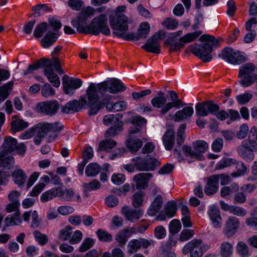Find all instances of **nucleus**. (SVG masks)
<instances>
[{
  "mask_svg": "<svg viewBox=\"0 0 257 257\" xmlns=\"http://www.w3.org/2000/svg\"><path fill=\"white\" fill-rule=\"evenodd\" d=\"M125 89L126 86L121 81L113 78L97 84L90 83L87 92L90 101L93 103H99L101 109L105 103L112 98V96L106 93L107 91L110 93L115 94L123 91Z\"/></svg>",
  "mask_w": 257,
  "mask_h": 257,
  "instance_id": "obj_1",
  "label": "nucleus"
},
{
  "mask_svg": "<svg viewBox=\"0 0 257 257\" xmlns=\"http://www.w3.org/2000/svg\"><path fill=\"white\" fill-rule=\"evenodd\" d=\"M89 19L83 20L76 17L71 21L72 26L77 29L78 32L93 35L101 33L106 36L110 34V30L107 25V18L105 14H101L95 17L89 25H86Z\"/></svg>",
  "mask_w": 257,
  "mask_h": 257,
  "instance_id": "obj_2",
  "label": "nucleus"
},
{
  "mask_svg": "<svg viewBox=\"0 0 257 257\" xmlns=\"http://www.w3.org/2000/svg\"><path fill=\"white\" fill-rule=\"evenodd\" d=\"M199 40L203 43L200 45H190L189 46L190 51L203 62L210 61L212 58L211 53L213 51V47L217 45L218 40L215 39V37L208 34L203 35Z\"/></svg>",
  "mask_w": 257,
  "mask_h": 257,
  "instance_id": "obj_3",
  "label": "nucleus"
},
{
  "mask_svg": "<svg viewBox=\"0 0 257 257\" xmlns=\"http://www.w3.org/2000/svg\"><path fill=\"white\" fill-rule=\"evenodd\" d=\"M171 98V102L167 103V98L165 93L158 91L157 96L153 98L151 101L152 105L155 108H161L160 113L164 115L173 107L179 108L184 105L183 102L179 98L177 93L174 90L168 92Z\"/></svg>",
  "mask_w": 257,
  "mask_h": 257,
  "instance_id": "obj_4",
  "label": "nucleus"
},
{
  "mask_svg": "<svg viewBox=\"0 0 257 257\" xmlns=\"http://www.w3.org/2000/svg\"><path fill=\"white\" fill-rule=\"evenodd\" d=\"M202 33L201 31L187 33L180 38L177 41V38L182 35V31L179 30L171 34L170 37L165 41L164 46L169 47V53L176 52L183 48L185 44L193 42Z\"/></svg>",
  "mask_w": 257,
  "mask_h": 257,
  "instance_id": "obj_5",
  "label": "nucleus"
},
{
  "mask_svg": "<svg viewBox=\"0 0 257 257\" xmlns=\"http://www.w3.org/2000/svg\"><path fill=\"white\" fill-rule=\"evenodd\" d=\"M88 87L86 91V94L82 96L79 100H73L67 103L62 108V112L68 113L71 111L74 112H78L82 108H85L86 106L90 108L89 111V115H94L97 113L100 108V105L97 102L93 103L89 99L88 95Z\"/></svg>",
  "mask_w": 257,
  "mask_h": 257,
  "instance_id": "obj_6",
  "label": "nucleus"
},
{
  "mask_svg": "<svg viewBox=\"0 0 257 257\" xmlns=\"http://www.w3.org/2000/svg\"><path fill=\"white\" fill-rule=\"evenodd\" d=\"M128 20L124 15L115 14L109 18V24L114 30L113 34L118 38L127 40L128 33H126L128 30Z\"/></svg>",
  "mask_w": 257,
  "mask_h": 257,
  "instance_id": "obj_7",
  "label": "nucleus"
},
{
  "mask_svg": "<svg viewBox=\"0 0 257 257\" xmlns=\"http://www.w3.org/2000/svg\"><path fill=\"white\" fill-rule=\"evenodd\" d=\"M255 70V66L251 63H246L240 67L238 77L242 78L240 82L242 86L247 87L256 82L257 74L254 73Z\"/></svg>",
  "mask_w": 257,
  "mask_h": 257,
  "instance_id": "obj_8",
  "label": "nucleus"
},
{
  "mask_svg": "<svg viewBox=\"0 0 257 257\" xmlns=\"http://www.w3.org/2000/svg\"><path fill=\"white\" fill-rule=\"evenodd\" d=\"M193 150L188 146H183L182 150L185 155L198 160H202L204 157L202 154L207 151L208 148L207 143L203 140H198L193 143Z\"/></svg>",
  "mask_w": 257,
  "mask_h": 257,
  "instance_id": "obj_9",
  "label": "nucleus"
},
{
  "mask_svg": "<svg viewBox=\"0 0 257 257\" xmlns=\"http://www.w3.org/2000/svg\"><path fill=\"white\" fill-rule=\"evenodd\" d=\"M64 125L59 121L53 123L44 122L39 123L36 126L37 136L38 138H43L49 133H56L62 131Z\"/></svg>",
  "mask_w": 257,
  "mask_h": 257,
  "instance_id": "obj_10",
  "label": "nucleus"
},
{
  "mask_svg": "<svg viewBox=\"0 0 257 257\" xmlns=\"http://www.w3.org/2000/svg\"><path fill=\"white\" fill-rule=\"evenodd\" d=\"M134 165L140 171H149L154 170L160 165V162L155 158L147 156L144 158L137 157L133 159Z\"/></svg>",
  "mask_w": 257,
  "mask_h": 257,
  "instance_id": "obj_11",
  "label": "nucleus"
},
{
  "mask_svg": "<svg viewBox=\"0 0 257 257\" xmlns=\"http://www.w3.org/2000/svg\"><path fill=\"white\" fill-rule=\"evenodd\" d=\"M165 37V33L163 31H159L156 33L151 38L147 40V43L142 46L147 52L159 54L161 52V45L159 40Z\"/></svg>",
  "mask_w": 257,
  "mask_h": 257,
  "instance_id": "obj_12",
  "label": "nucleus"
},
{
  "mask_svg": "<svg viewBox=\"0 0 257 257\" xmlns=\"http://www.w3.org/2000/svg\"><path fill=\"white\" fill-rule=\"evenodd\" d=\"M219 56L232 64H239L246 61L245 56L239 52H235L232 48L226 47L223 49Z\"/></svg>",
  "mask_w": 257,
  "mask_h": 257,
  "instance_id": "obj_13",
  "label": "nucleus"
},
{
  "mask_svg": "<svg viewBox=\"0 0 257 257\" xmlns=\"http://www.w3.org/2000/svg\"><path fill=\"white\" fill-rule=\"evenodd\" d=\"M196 113L200 116H205L209 114H214L219 110V105L213 101H206L197 103L195 106Z\"/></svg>",
  "mask_w": 257,
  "mask_h": 257,
  "instance_id": "obj_14",
  "label": "nucleus"
},
{
  "mask_svg": "<svg viewBox=\"0 0 257 257\" xmlns=\"http://www.w3.org/2000/svg\"><path fill=\"white\" fill-rule=\"evenodd\" d=\"M4 149L3 151H6L8 153H11L17 150L19 154H24L26 151V147L24 144H18L16 139L11 136H6L4 140L2 145Z\"/></svg>",
  "mask_w": 257,
  "mask_h": 257,
  "instance_id": "obj_15",
  "label": "nucleus"
},
{
  "mask_svg": "<svg viewBox=\"0 0 257 257\" xmlns=\"http://www.w3.org/2000/svg\"><path fill=\"white\" fill-rule=\"evenodd\" d=\"M39 112L52 116L55 115L59 108V104L56 100L47 101L38 103L36 106Z\"/></svg>",
  "mask_w": 257,
  "mask_h": 257,
  "instance_id": "obj_16",
  "label": "nucleus"
},
{
  "mask_svg": "<svg viewBox=\"0 0 257 257\" xmlns=\"http://www.w3.org/2000/svg\"><path fill=\"white\" fill-rule=\"evenodd\" d=\"M63 90L64 92L69 95H72L74 90L80 87L82 81L79 78L70 77L64 75L62 78Z\"/></svg>",
  "mask_w": 257,
  "mask_h": 257,
  "instance_id": "obj_17",
  "label": "nucleus"
},
{
  "mask_svg": "<svg viewBox=\"0 0 257 257\" xmlns=\"http://www.w3.org/2000/svg\"><path fill=\"white\" fill-rule=\"evenodd\" d=\"M202 243L201 239H193L188 242L183 247L182 252L183 254H186L190 252V257H201L202 251L198 248L200 246Z\"/></svg>",
  "mask_w": 257,
  "mask_h": 257,
  "instance_id": "obj_18",
  "label": "nucleus"
},
{
  "mask_svg": "<svg viewBox=\"0 0 257 257\" xmlns=\"http://www.w3.org/2000/svg\"><path fill=\"white\" fill-rule=\"evenodd\" d=\"M256 151L257 149L252 148V146L249 145L246 140H244L237 148V152L239 156L247 161H251L253 159V152Z\"/></svg>",
  "mask_w": 257,
  "mask_h": 257,
  "instance_id": "obj_19",
  "label": "nucleus"
},
{
  "mask_svg": "<svg viewBox=\"0 0 257 257\" xmlns=\"http://www.w3.org/2000/svg\"><path fill=\"white\" fill-rule=\"evenodd\" d=\"M239 225V221L237 217L229 216L225 222L223 233L228 237H232L237 232Z\"/></svg>",
  "mask_w": 257,
  "mask_h": 257,
  "instance_id": "obj_20",
  "label": "nucleus"
},
{
  "mask_svg": "<svg viewBox=\"0 0 257 257\" xmlns=\"http://www.w3.org/2000/svg\"><path fill=\"white\" fill-rule=\"evenodd\" d=\"M121 213L127 220L135 222L141 218L144 214V211L142 209L130 208L125 206L122 208Z\"/></svg>",
  "mask_w": 257,
  "mask_h": 257,
  "instance_id": "obj_21",
  "label": "nucleus"
},
{
  "mask_svg": "<svg viewBox=\"0 0 257 257\" xmlns=\"http://www.w3.org/2000/svg\"><path fill=\"white\" fill-rule=\"evenodd\" d=\"M150 25L148 22L142 23L138 30L137 34L128 33L127 40L138 41L141 39H146L150 32Z\"/></svg>",
  "mask_w": 257,
  "mask_h": 257,
  "instance_id": "obj_22",
  "label": "nucleus"
},
{
  "mask_svg": "<svg viewBox=\"0 0 257 257\" xmlns=\"http://www.w3.org/2000/svg\"><path fill=\"white\" fill-rule=\"evenodd\" d=\"M206 184L204 188V193L207 196H211L215 194L219 189V182L217 181V176L211 175L206 178Z\"/></svg>",
  "mask_w": 257,
  "mask_h": 257,
  "instance_id": "obj_23",
  "label": "nucleus"
},
{
  "mask_svg": "<svg viewBox=\"0 0 257 257\" xmlns=\"http://www.w3.org/2000/svg\"><path fill=\"white\" fill-rule=\"evenodd\" d=\"M153 175L150 173H140L136 174L133 180L136 183L137 189H145L148 186L150 179Z\"/></svg>",
  "mask_w": 257,
  "mask_h": 257,
  "instance_id": "obj_24",
  "label": "nucleus"
},
{
  "mask_svg": "<svg viewBox=\"0 0 257 257\" xmlns=\"http://www.w3.org/2000/svg\"><path fill=\"white\" fill-rule=\"evenodd\" d=\"M44 74L47 77L49 81L56 87H58L60 85V81L58 75L54 72L52 69V63L50 61L47 67L44 70Z\"/></svg>",
  "mask_w": 257,
  "mask_h": 257,
  "instance_id": "obj_25",
  "label": "nucleus"
},
{
  "mask_svg": "<svg viewBox=\"0 0 257 257\" xmlns=\"http://www.w3.org/2000/svg\"><path fill=\"white\" fill-rule=\"evenodd\" d=\"M106 7H100L94 9L91 7H87L85 9L83 10L77 17L83 20L89 19L91 16L95 15V14L101 13L105 11Z\"/></svg>",
  "mask_w": 257,
  "mask_h": 257,
  "instance_id": "obj_26",
  "label": "nucleus"
},
{
  "mask_svg": "<svg viewBox=\"0 0 257 257\" xmlns=\"http://www.w3.org/2000/svg\"><path fill=\"white\" fill-rule=\"evenodd\" d=\"M194 112L193 107L186 106L182 110H178L176 112L174 116V120L175 122H179L183 119H187L192 116Z\"/></svg>",
  "mask_w": 257,
  "mask_h": 257,
  "instance_id": "obj_27",
  "label": "nucleus"
},
{
  "mask_svg": "<svg viewBox=\"0 0 257 257\" xmlns=\"http://www.w3.org/2000/svg\"><path fill=\"white\" fill-rule=\"evenodd\" d=\"M208 214L213 226L215 228H220L221 226L222 218L219 209L216 207H211Z\"/></svg>",
  "mask_w": 257,
  "mask_h": 257,
  "instance_id": "obj_28",
  "label": "nucleus"
},
{
  "mask_svg": "<svg viewBox=\"0 0 257 257\" xmlns=\"http://www.w3.org/2000/svg\"><path fill=\"white\" fill-rule=\"evenodd\" d=\"M239 186L236 183H232L229 186H224L220 190V195L222 197L229 199L233 193L238 192Z\"/></svg>",
  "mask_w": 257,
  "mask_h": 257,
  "instance_id": "obj_29",
  "label": "nucleus"
},
{
  "mask_svg": "<svg viewBox=\"0 0 257 257\" xmlns=\"http://www.w3.org/2000/svg\"><path fill=\"white\" fill-rule=\"evenodd\" d=\"M163 142L167 150H171L175 143L174 132L172 130H167L163 137Z\"/></svg>",
  "mask_w": 257,
  "mask_h": 257,
  "instance_id": "obj_30",
  "label": "nucleus"
},
{
  "mask_svg": "<svg viewBox=\"0 0 257 257\" xmlns=\"http://www.w3.org/2000/svg\"><path fill=\"white\" fill-rule=\"evenodd\" d=\"M163 199L161 195H158L150 205L148 210V214L150 216H154L158 213L162 208Z\"/></svg>",
  "mask_w": 257,
  "mask_h": 257,
  "instance_id": "obj_31",
  "label": "nucleus"
},
{
  "mask_svg": "<svg viewBox=\"0 0 257 257\" xmlns=\"http://www.w3.org/2000/svg\"><path fill=\"white\" fill-rule=\"evenodd\" d=\"M14 163L13 156L6 151H2L0 153V167L10 168Z\"/></svg>",
  "mask_w": 257,
  "mask_h": 257,
  "instance_id": "obj_32",
  "label": "nucleus"
},
{
  "mask_svg": "<svg viewBox=\"0 0 257 257\" xmlns=\"http://www.w3.org/2000/svg\"><path fill=\"white\" fill-rule=\"evenodd\" d=\"M220 254L222 257H230L233 252V243L228 241H223L220 244Z\"/></svg>",
  "mask_w": 257,
  "mask_h": 257,
  "instance_id": "obj_33",
  "label": "nucleus"
},
{
  "mask_svg": "<svg viewBox=\"0 0 257 257\" xmlns=\"http://www.w3.org/2000/svg\"><path fill=\"white\" fill-rule=\"evenodd\" d=\"M126 146L131 152H137L143 146V142L138 139L128 138L125 142Z\"/></svg>",
  "mask_w": 257,
  "mask_h": 257,
  "instance_id": "obj_34",
  "label": "nucleus"
},
{
  "mask_svg": "<svg viewBox=\"0 0 257 257\" xmlns=\"http://www.w3.org/2000/svg\"><path fill=\"white\" fill-rule=\"evenodd\" d=\"M116 145V142L113 139L106 138L101 141L98 148V151H109Z\"/></svg>",
  "mask_w": 257,
  "mask_h": 257,
  "instance_id": "obj_35",
  "label": "nucleus"
},
{
  "mask_svg": "<svg viewBox=\"0 0 257 257\" xmlns=\"http://www.w3.org/2000/svg\"><path fill=\"white\" fill-rule=\"evenodd\" d=\"M123 125V123L122 121H118L116 124L107 130L105 133V137L108 138L115 136L122 131Z\"/></svg>",
  "mask_w": 257,
  "mask_h": 257,
  "instance_id": "obj_36",
  "label": "nucleus"
},
{
  "mask_svg": "<svg viewBox=\"0 0 257 257\" xmlns=\"http://www.w3.org/2000/svg\"><path fill=\"white\" fill-rule=\"evenodd\" d=\"M57 38L55 33L48 32L41 41L42 47L45 48L49 47L56 41Z\"/></svg>",
  "mask_w": 257,
  "mask_h": 257,
  "instance_id": "obj_37",
  "label": "nucleus"
},
{
  "mask_svg": "<svg viewBox=\"0 0 257 257\" xmlns=\"http://www.w3.org/2000/svg\"><path fill=\"white\" fill-rule=\"evenodd\" d=\"M57 38L55 33L48 32L41 41L42 47L45 48L49 47L56 41Z\"/></svg>",
  "mask_w": 257,
  "mask_h": 257,
  "instance_id": "obj_38",
  "label": "nucleus"
},
{
  "mask_svg": "<svg viewBox=\"0 0 257 257\" xmlns=\"http://www.w3.org/2000/svg\"><path fill=\"white\" fill-rule=\"evenodd\" d=\"M105 104V103L104 104ZM106 108L109 111H118L125 110L127 107V103L124 101H120L115 103H106Z\"/></svg>",
  "mask_w": 257,
  "mask_h": 257,
  "instance_id": "obj_39",
  "label": "nucleus"
},
{
  "mask_svg": "<svg viewBox=\"0 0 257 257\" xmlns=\"http://www.w3.org/2000/svg\"><path fill=\"white\" fill-rule=\"evenodd\" d=\"M15 119L11 122V130L14 132L21 131L27 128L29 124L28 123L23 119H17L15 117Z\"/></svg>",
  "mask_w": 257,
  "mask_h": 257,
  "instance_id": "obj_40",
  "label": "nucleus"
},
{
  "mask_svg": "<svg viewBox=\"0 0 257 257\" xmlns=\"http://www.w3.org/2000/svg\"><path fill=\"white\" fill-rule=\"evenodd\" d=\"M51 60L45 58H42L38 60L35 64L30 65L27 70L28 73H31L33 71L37 70L39 68L44 67V69L47 67Z\"/></svg>",
  "mask_w": 257,
  "mask_h": 257,
  "instance_id": "obj_41",
  "label": "nucleus"
},
{
  "mask_svg": "<svg viewBox=\"0 0 257 257\" xmlns=\"http://www.w3.org/2000/svg\"><path fill=\"white\" fill-rule=\"evenodd\" d=\"M5 222L7 226H13L19 225L22 222L20 216V212L14 213L8 215L5 219Z\"/></svg>",
  "mask_w": 257,
  "mask_h": 257,
  "instance_id": "obj_42",
  "label": "nucleus"
},
{
  "mask_svg": "<svg viewBox=\"0 0 257 257\" xmlns=\"http://www.w3.org/2000/svg\"><path fill=\"white\" fill-rule=\"evenodd\" d=\"M145 193L142 191L136 192L132 197V205L135 208L141 207L144 201Z\"/></svg>",
  "mask_w": 257,
  "mask_h": 257,
  "instance_id": "obj_43",
  "label": "nucleus"
},
{
  "mask_svg": "<svg viewBox=\"0 0 257 257\" xmlns=\"http://www.w3.org/2000/svg\"><path fill=\"white\" fill-rule=\"evenodd\" d=\"M32 11L34 13L32 14L35 17H38L41 15V12L42 13L46 12H50L52 11V9L48 7L46 4H38L32 8Z\"/></svg>",
  "mask_w": 257,
  "mask_h": 257,
  "instance_id": "obj_44",
  "label": "nucleus"
},
{
  "mask_svg": "<svg viewBox=\"0 0 257 257\" xmlns=\"http://www.w3.org/2000/svg\"><path fill=\"white\" fill-rule=\"evenodd\" d=\"M101 170V167L97 163H90L86 166L85 174L87 176H95Z\"/></svg>",
  "mask_w": 257,
  "mask_h": 257,
  "instance_id": "obj_45",
  "label": "nucleus"
},
{
  "mask_svg": "<svg viewBox=\"0 0 257 257\" xmlns=\"http://www.w3.org/2000/svg\"><path fill=\"white\" fill-rule=\"evenodd\" d=\"M12 176L14 178L15 183L19 186L23 185L26 181L27 176L21 169H18L14 171Z\"/></svg>",
  "mask_w": 257,
  "mask_h": 257,
  "instance_id": "obj_46",
  "label": "nucleus"
},
{
  "mask_svg": "<svg viewBox=\"0 0 257 257\" xmlns=\"http://www.w3.org/2000/svg\"><path fill=\"white\" fill-rule=\"evenodd\" d=\"M247 142L254 149H257V128L255 126L251 128Z\"/></svg>",
  "mask_w": 257,
  "mask_h": 257,
  "instance_id": "obj_47",
  "label": "nucleus"
},
{
  "mask_svg": "<svg viewBox=\"0 0 257 257\" xmlns=\"http://www.w3.org/2000/svg\"><path fill=\"white\" fill-rule=\"evenodd\" d=\"M122 116L120 113H117L115 115L109 114L105 115L103 119V122L105 125H108L110 123H114L116 124L119 120L122 118Z\"/></svg>",
  "mask_w": 257,
  "mask_h": 257,
  "instance_id": "obj_48",
  "label": "nucleus"
},
{
  "mask_svg": "<svg viewBox=\"0 0 257 257\" xmlns=\"http://www.w3.org/2000/svg\"><path fill=\"white\" fill-rule=\"evenodd\" d=\"M98 239L102 242H109L112 240V235L102 229H98L96 232Z\"/></svg>",
  "mask_w": 257,
  "mask_h": 257,
  "instance_id": "obj_49",
  "label": "nucleus"
},
{
  "mask_svg": "<svg viewBox=\"0 0 257 257\" xmlns=\"http://www.w3.org/2000/svg\"><path fill=\"white\" fill-rule=\"evenodd\" d=\"M128 235H127L123 229L120 230L115 235V240L118 243V246L123 247L127 241Z\"/></svg>",
  "mask_w": 257,
  "mask_h": 257,
  "instance_id": "obj_50",
  "label": "nucleus"
},
{
  "mask_svg": "<svg viewBox=\"0 0 257 257\" xmlns=\"http://www.w3.org/2000/svg\"><path fill=\"white\" fill-rule=\"evenodd\" d=\"M186 127L185 123L181 124L178 128L177 133V144L179 146H180L184 142L185 130Z\"/></svg>",
  "mask_w": 257,
  "mask_h": 257,
  "instance_id": "obj_51",
  "label": "nucleus"
},
{
  "mask_svg": "<svg viewBox=\"0 0 257 257\" xmlns=\"http://www.w3.org/2000/svg\"><path fill=\"white\" fill-rule=\"evenodd\" d=\"M236 251L241 257H248L249 255L247 245L242 241L238 242L236 246Z\"/></svg>",
  "mask_w": 257,
  "mask_h": 257,
  "instance_id": "obj_52",
  "label": "nucleus"
},
{
  "mask_svg": "<svg viewBox=\"0 0 257 257\" xmlns=\"http://www.w3.org/2000/svg\"><path fill=\"white\" fill-rule=\"evenodd\" d=\"M127 252L129 254L137 252L141 248L140 240L136 239H132L127 244Z\"/></svg>",
  "mask_w": 257,
  "mask_h": 257,
  "instance_id": "obj_53",
  "label": "nucleus"
},
{
  "mask_svg": "<svg viewBox=\"0 0 257 257\" xmlns=\"http://www.w3.org/2000/svg\"><path fill=\"white\" fill-rule=\"evenodd\" d=\"M177 207L176 203L173 201L168 202L165 207L166 214L169 217L174 216L176 213Z\"/></svg>",
  "mask_w": 257,
  "mask_h": 257,
  "instance_id": "obj_54",
  "label": "nucleus"
},
{
  "mask_svg": "<svg viewBox=\"0 0 257 257\" xmlns=\"http://www.w3.org/2000/svg\"><path fill=\"white\" fill-rule=\"evenodd\" d=\"M235 164L236 165V172L232 173L231 176L233 177L239 176L244 175L247 171V167L241 162H236Z\"/></svg>",
  "mask_w": 257,
  "mask_h": 257,
  "instance_id": "obj_55",
  "label": "nucleus"
},
{
  "mask_svg": "<svg viewBox=\"0 0 257 257\" xmlns=\"http://www.w3.org/2000/svg\"><path fill=\"white\" fill-rule=\"evenodd\" d=\"M181 228V224L178 219L172 220L169 224V232L172 236L179 232Z\"/></svg>",
  "mask_w": 257,
  "mask_h": 257,
  "instance_id": "obj_56",
  "label": "nucleus"
},
{
  "mask_svg": "<svg viewBox=\"0 0 257 257\" xmlns=\"http://www.w3.org/2000/svg\"><path fill=\"white\" fill-rule=\"evenodd\" d=\"M72 232V227L67 226L59 231V238L62 240H66L70 238Z\"/></svg>",
  "mask_w": 257,
  "mask_h": 257,
  "instance_id": "obj_57",
  "label": "nucleus"
},
{
  "mask_svg": "<svg viewBox=\"0 0 257 257\" xmlns=\"http://www.w3.org/2000/svg\"><path fill=\"white\" fill-rule=\"evenodd\" d=\"M47 27V24L46 22H42L36 26L34 31V36L36 38H41L46 31Z\"/></svg>",
  "mask_w": 257,
  "mask_h": 257,
  "instance_id": "obj_58",
  "label": "nucleus"
},
{
  "mask_svg": "<svg viewBox=\"0 0 257 257\" xmlns=\"http://www.w3.org/2000/svg\"><path fill=\"white\" fill-rule=\"evenodd\" d=\"M162 25L167 29L174 30L178 26V22L176 19L168 18L164 21Z\"/></svg>",
  "mask_w": 257,
  "mask_h": 257,
  "instance_id": "obj_59",
  "label": "nucleus"
},
{
  "mask_svg": "<svg viewBox=\"0 0 257 257\" xmlns=\"http://www.w3.org/2000/svg\"><path fill=\"white\" fill-rule=\"evenodd\" d=\"M236 160L233 159L227 158L220 161L216 166V169H222L225 167H229L233 164H235Z\"/></svg>",
  "mask_w": 257,
  "mask_h": 257,
  "instance_id": "obj_60",
  "label": "nucleus"
},
{
  "mask_svg": "<svg viewBox=\"0 0 257 257\" xmlns=\"http://www.w3.org/2000/svg\"><path fill=\"white\" fill-rule=\"evenodd\" d=\"M253 95L251 93L246 92L243 94L237 95L236 99L239 104L243 105L248 102L252 98Z\"/></svg>",
  "mask_w": 257,
  "mask_h": 257,
  "instance_id": "obj_61",
  "label": "nucleus"
},
{
  "mask_svg": "<svg viewBox=\"0 0 257 257\" xmlns=\"http://www.w3.org/2000/svg\"><path fill=\"white\" fill-rule=\"evenodd\" d=\"M20 202H11L7 204L5 207V210L8 213H18L20 212Z\"/></svg>",
  "mask_w": 257,
  "mask_h": 257,
  "instance_id": "obj_62",
  "label": "nucleus"
},
{
  "mask_svg": "<svg viewBox=\"0 0 257 257\" xmlns=\"http://www.w3.org/2000/svg\"><path fill=\"white\" fill-rule=\"evenodd\" d=\"M41 93L43 96L48 97L55 94V91L49 83L45 84L42 87Z\"/></svg>",
  "mask_w": 257,
  "mask_h": 257,
  "instance_id": "obj_63",
  "label": "nucleus"
},
{
  "mask_svg": "<svg viewBox=\"0 0 257 257\" xmlns=\"http://www.w3.org/2000/svg\"><path fill=\"white\" fill-rule=\"evenodd\" d=\"M94 243L93 239L90 238L85 239L79 247V251L82 252L87 251L93 245Z\"/></svg>",
  "mask_w": 257,
  "mask_h": 257,
  "instance_id": "obj_64",
  "label": "nucleus"
}]
</instances>
